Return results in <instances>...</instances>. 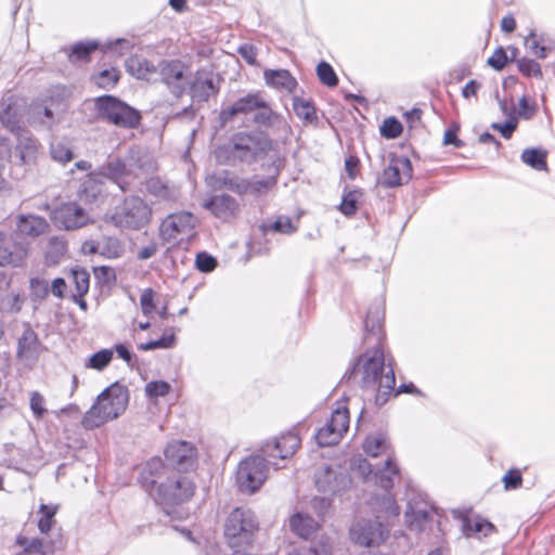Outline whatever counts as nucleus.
<instances>
[{
  "mask_svg": "<svg viewBox=\"0 0 555 555\" xmlns=\"http://www.w3.org/2000/svg\"><path fill=\"white\" fill-rule=\"evenodd\" d=\"M349 427V413L346 408L333 411L331 420L315 434V440L321 447L338 443Z\"/></svg>",
  "mask_w": 555,
  "mask_h": 555,
  "instance_id": "9b49d317",
  "label": "nucleus"
},
{
  "mask_svg": "<svg viewBox=\"0 0 555 555\" xmlns=\"http://www.w3.org/2000/svg\"><path fill=\"white\" fill-rule=\"evenodd\" d=\"M291 530L302 539H310L320 527V522L306 513H296L289 518Z\"/></svg>",
  "mask_w": 555,
  "mask_h": 555,
  "instance_id": "c85d7f7f",
  "label": "nucleus"
},
{
  "mask_svg": "<svg viewBox=\"0 0 555 555\" xmlns=\"http://www.w3.org/2000/svg\"><path fill=\"white\" fill-rule=\"evenodd\" d=\"M101 175L114 181L121 191L130 190L132 173L130 169L118 158L107 162L101 167Z\"/></svg>",
  "mask_w": 555,
  "mask_h": 555,
  "instance_id": "393cba45",
  "label": "nucleus"
},
{
  "mask_svg": "<svg viewBox=\"0 0 555 555\" xmlns=\"http://www.w3.org/2000/svg\"><path fill=\"white\" fill-rule=\"evenodd\" d=\"M181 472H171L157 487L158 501L164 504H179L194 494V485Z\"/></svg>",
  "mask_w": 555,
  "mask_h": 555,
  "instance_id": "1a4fd4ad",
  "label": "nucleus"
},
{
  "mask_svg": "<svg viewBox=\"0 0 555 555\" xmlns=\"http://www.w3.org/2000/svg\"><path fill=\"white\" fill-rule=\"evenodd\" d=\"M127 70L138 79L157 81V65L144 57L134 55L126 61Z\"/></svg>",
  "mask_w": 555,
  "mask_h": 555,
  "instance_id": "cd10ccee",
  "label": "nucleus"
},
{
  "mask_svg": "<svg viewBox=\"0 0 555 555\" xmlns=\"http://www.w3.org/2000/svg\"><path fill=\"white\" fill-rule=\"evenodd\" d=\"M51 156L54 160L67 163L73 159V152L66 144L57 142L51 145Z\"/></svg>",
  "mask_w": 555,
  "mask_h": 555,
  "instance_id": "69168bd1",
  "label": "nucleus"
},
{
  "mask_svg": "<svg viewBox=\"0 0 555 555\" xmlns=\"http://www.w3.org/2000/svg\"><path fill=\"white\" fill-rule=\"evenodd\" d=\"M413 173L412 164L409 158L395 156L384 169L380 183L386 188H397L408 183Z\"/></svg>",
  "mask_w": 555,
  "mask_h": 555,
  "instance_id": "2eb2a0df",
  "label": "nucleus"
},
{
  "mask_svg": "<svg viewBox=\"0 0 555 555\" xmlns=\"http://www.w3.org/2000/svg\"><path fill=\"white\" fill-rule=\"evenodd\" d=\"M195 266L201 272L208 273L215 270L217 260L208 253L202 251L196 255Z\"/></svg>",
  "mask_w": 555,
  "mask_h": 555,
  "instance_id": "680f3d73",
  "label": "nucleus"
},
{
  "mask_svg": "<svg viewBox=\"0 0 555 555\" xmlns=\"http://www.w3.org/2000/svg\"><path fill=\"white\" fill-rule=\"evenodd\" d=\"M42 351V345L36 332L29 324H25L23 334L17 341V358L27 364L37 361Z\"/></svg>",
  "mask_w": 555,
  "mask_h": 555,
  "instance_id": "412c9836",
  "label": "nucleus"
},
{
  "mask_svg": "<svg viewBox=\"0 0 555 555\" xmlns=\"http://www.w3.org/2000/svg\"><path fill=\"white\" fill-rule=\"evenodd\" d=\"M128 402V388L118 382L112 384L98 396L95 403L86 412L82 426L86 429H93L117 418L125 412Z\"/></svg>",
  "mask_w": 555,
  "mask_h": 555,
  "instance_id": "f03ea898",
  "label": "nucleus"
},
{
  "mask_svg": "<svg viewBox=\"0 0 555 555\" xmlns=\"http://www.w3.org/2000/svg\"><path fill=\"white\" fill-rule=\"evenodd\" d=\"M29 121L31 125L50 127L53 124V112L47 106L36 105L31 108Z\"/></svg>",
  "mask_w": 555,
  "mask_h": 555,
  "instance_id": "de8ad7c7",
  "label": "nucleus"
},
{
  "mask_svg": "<svg viewBox=\"0 0 555 555\" xmlns=\"http://www.w3.org/2000/svg\"><path fill=\"white\" fill-rule=\"evenodd\" d=\"M361 196L360 191H350L346 195H344L343 201L339 206V210L345 216H352L358 209V201Z\"/></svg>",
  "mask_w": 555,
  "mask_h": 555,
  "instance_id": "864d4df0",
  "label": "nucleus"
},
{
  "mask_svg": "<svg viewBox=\"0 0 555 555\" xmlns=\"http://www.w3.org/2000/svg\"><path fill=\"white\" fill-rule=\"evenodd\" d=\"M402 132V125L395 117L386 118L380 127V133L387 139H395Z\"/></svg>",
  "mask_w": 555,
  "mask_h": 555,
  "instance_id": "13d9d810",
  "label": "nucleus"
},
{
  "mask_svg": "<svg viewBox=\"0 0 555 555\" xmlns=\"http://www.w3.org/2000/svg\"><path fill=\"white\" fill-rule=\"evenodd\" d=\"M363 450L371 457L385 456L383 468H378L375 475L378 478L380 488L384 490L391 489L393 487V477L399 475V468L393 461L387 438L382 434L370 435L363 442Z\"/></svg>",
  "mask_w": 555,
  "mask_h": 555,
  "instance_id": "20e7f679",
  "label": "nucleus"
},
{
  "mask_svg": "<svg viewBox=\"0 0 555 555\" xmlns=\"http://www.w3.org/2000/svg\"><path fill=\"white\" fill-rule=\"evenodd\" d=\"M72 280L76 286V295L82 297L89 291V273L82 269L72 270Z\"/></svg>",
  "mask_w": 555,
  "mask_h": 555,
  "instance_id": "6e6d98bb",
  "label": "nucleus"
},
{
  "mask_svg": "<svg viewBox=\"0 0 555 555\" xmlns=\"http://www.w3.org/2000/svg\"><path fill=\"white\" fill-rule=\"evenodd\" d=\"M24 109L16 103H10L0 112V121L2 126L13 134H18L24 131L22 127V119Z\"/></svg>",
  "mask_w": 555,
  "mask_h": 555,
  "instance_id": "2f4dec72",
  "label": "nucleus"
},
{
  "mask_svg": "<svg viewBox=\"0 0 555 555\" xmlns=\"http://www.w3.org/2000/svg\"><path fill=\"white\" fill-rule=\"evenodd\" d=\"M317 75L320 81L327 87L332 88L337 86L338 83L336 73L334 72L333 67L326 62H321L317 66Z\"/></svg>",
  "mask_w": 555,
  "mask_h": 555,
  "instance_id": "603ef678",
  "label": "nucleus"
},
{
  "mask_svg": "<svg viewBox=\"0 0 555 555\" xmlns=\"http://www.w3.org/2000/svg\"><path fill=\"white\" fill-rule=\"evenodd\" d=\"M360 374V383L364 388H377L376 401L385 403L393 391L396 377L392 364L386 363L382 348L375 347L360 356L354 365L345 373L344 378L350 379Z\"/></svg>",
  "mask_w": 555,
  "mask_h": 555,
  "instance_id": "f257e3e1",
  "label": "nucleus"
},
{
  "mask_svg": "<svg viewBox=\"0 0 555 555\" xmlns=\"http://www.w3.org/2000/svg\"><path fill=\"white\" fill-rule=\"evenodd\" d=\"M54 224L64 230H76L87 225L91 219L89 214L76 203H65L52 211Z\"/></svg>",
  "mask_w": 555,
  "mask_h": 555,
  "instance_id": "ddd939ff",
  "label": "nucleus"
},
{
  "mask_svg": "<svg viewBox=\"0 0 555 555\" xmlns=\"http://www.w3.org/2000/svg\"><path fill=\"white\" fill-rule=\"evenodd\" d=\"M176 344L175 334L163 335L159 339L150 340L147 343H143L138 345V349L142 351H151L155 349H169L172 348Z\"/></svg>",
  "mask_w": 555,
  "mask_h": 555,
  "instance_id": "8fccbe9b",
  "label": "nucleus"
},
{
  "mask_svg": "<svg viewBox=\"0 0 555 555\" xmlns=\"http://www.w3.org/2000/svg\"><path fill=\"white\" fill-rule=\"evenodd\" d=\"M300 438L295 433H286L266 441L260 451L268 459H287L295 454L300 447Z\"/></svg>",
  "mask_w": 555,
  "mask_h": 555,
  "instance_id": "4468645a",
  "label": "nucleus"
},
{
  "mask_svg": "<svg viewBox=\"0 0 555 555\" xmlns=\"http://www.w3.org/2000/svg\"><path fill=\"white\" fill-rule=\"evenodd\" d=\"M377 518L390 522L391 519L398 518L400 507L396 503L395 498L390 493H386L377 501Z\"/></svg>",
  "mask_w": 555,
  "mask_h": 555,
  "instance_id": "c9c22d12",
  "label": "nucleus"
},
{
  "mask_svg": "<svg viewBox=\"0 0 555 555\" xmlns=\"http://www.w3.org/2000/svg\"><path fill=\"white\" fill-rule=\"evenodd\" d=\"M383 320L384 312L379 306L370 308L364 321V328L366 332L365 339H369L372 336L375 338L376 344H380L383 339Z\"/></svg>",
  "mask_w": 555,
  "mask_h": 555,
  "instance_id": "f704fd0d",
  "label": "nucleus"
},
{
  "mask_svg": "<svg viewBox=\"0 0 555 555\" xmlns=\"http://www.w3.org/2000/svg\"><path fill=\"white\" fill-rule=\"evenodd\" d=\"M502 482L506 491L516 490L522 485V476L519 469H509L503 477Z\"/></svg>",
  "mask_w": 555,
  "mask_h": 555,
  "instance_id": "0e129e2a",
  "label": "nucleus"
},
{
  "mask_svg": "<svg viewBox=\"0 0 555 555\" xmlns=\"http://www.w3.org/2000/svg\"><path fill=\"white\" fill-rule=\"evenodd\" d=\"M96 48L98 43L94 41L78 42L72 47L68 57L70 61H87L90 53L93 52Z\"/></svg>",
  "mask_w": 555,
  "mask_h": 555,
  "instance_id": "3c124183",
  "label": "nucleus"
},
{
  "mask_svg": "<svg viewBox=\"0 0 555 555\" xmlns=\"http://www.w3.org/2000/svg\"><path fill=\"white\" fill-rule=\"evenodd\" d=\"M297 230L289 217L281 216L272 224L263 225V231H274L284 234H292Z\"/></svg>",
  "mask_w": 555,
  "mask_h": 555,
  "instance_id": "4d7b16f0",
  "label": "nucleus"
},
{
  "mask_svg": "<svg viewBox=\"0 0 555 555\" xmlns=\"http://www.w3.org/2000/svg\"><path fill=\"white\" fill-rule=\"evenodd\" d=\"M525 46L530 51V53L539 59H545L547 56V48L539 44V42L535 40V35L533 31H531L526 37Z\"/></svg>",
  "mask_w": 555,
  "mask_h": 555,
  "instance_id": "338daca9",
  "label": "nucleus"
},
{
  "mask_svg": "<svg viewBox=\"0 0 555 555\" xmlns=\"http://www.w3.org/2000/svg\"><path fill=\"white\" fill-rule=\"evenodd\" d=\"M151 217V207L143 198L132 195L115 208L111 220L119 229L140 230L149 224Z\"/></svg>",
  "mask_w": 555,
  "mask_h": 555,
  "instance_id": "7ed1b4c3",
  "label": "nucleus"
},
{
  "mask_svg": "<svg viewBox=\"0 0 555 555\" xmlns=\"http://www.w3.org/2000/svg\"><path fill=\"white\" fill-rule=\"evenodd\" d=\"M495 527L479 516L465 517L462 520V531L465 537L469 538L476 535L478 538L487 537L494 532Z\"/></svg>",
  "mask_w": 555,
  "mask_h": 555,
  "instance_id": "72a5a7b5",
  "label": "nucleus"
},
{
  "mask_svg": "<svg viewBox=\"0 0 555 555\" xmlns=\"http://www.w3.org/2000/svg\"><path fill=\"white\" fill-rule=\"evenodd\" d=\"M293 108L298 118L305 124H312L317 120V112L313 103L309 100L295 96Z\"/></svg>",
  "mask_w": 555,
  "mask_h": 555,
  "instance_id": "4c0bfd02",
  "label": "nucleus"
},
{
  "mask_svg": "<svg viewBox=\"0 0 555 555\" xmlns=\"http://www.w3.org/2000/svg\"><path fill=\"white\" fill-rule=\"evenodd\" d=\"M263 76L267 85L275 89L292 92L297 86L296 79L287 69H267Z\"/></svg>",
  "mask_w": 555,
  "mask_h": 555,
  "instance_id": "473e14b6",
  "label": "nucleus"
},
{
  "mask_svg": "<svg viewBox=\"0 0 555 555\" xmlns=\"http://www.w3.org/2000/svg\"><path fill=\"white\" fill-rule=\"evenodd\" d=\"M98 249L99 255L107 259L119 258L125 251L122 243L116 237H105L101 240Z\"/></svg>",
  "mask_w": 555,
  "mask_h": 555,
  "instance_id": "ea45409f",
  "label": "nucleus"
},
{
  "mask_svg": "<svg viewBox=\"0 0 555 555\" xmlns=\"http://www.w3.org/2000/svg\"><path fill=\"white\" fill-rule=\"evenodd\" d=\"M351 483L347 470L339 465H324L314 474V485L325 495H336L345 491Z\"/></svg>",
  "mask_w": 555,
  "mask_h": 555,
  "instance_id": "9d476101",
  "label": "nucleus"
},
{
  "mask_svg": "<svg viewBox=\"0 0 555 555\" xmlns=\"http://www.w3.org/2000/svg\"><path fill=\"white\" fill-rule=\"evenodd\" d=\"M48 228L47 220L35 215L20 216L16 224L17 232L29 237H37L43 234Z\"/></svg>",
  "mask_w": 555,
  "mask_h": 555,
  "instance_id": "7c9ffc66",
  "label": "nucleus"
},
{
  "mask_svg": "<svg viewBox=\"0 0 555 555\" xmlns=\"http://www.w3.org/2000/svg\"><path fill=\"white\" fill-rule=\"evenodd\" d=\"M295 555H333V546L330 538L320 535L308 547H301Z\"/></svg>",
  "mask_w": 555,
  "mask_h": 555,
  "instance_id": "58836bf2",
  "label": "nucleus"
},
{
  "mask_svg": "<svg viewBox=\"0 0 555 555\" xmlns=\"http://www.w3.org/2000/svg\"><path fill=\"white\" fill-rule=\"evenodd\" d=\"M24 302L25 298L20 294L10 293L0 300V310L5 313H17L21 311Z\"/></svg>",
  "mask_w": 555,
  "mask_h": 555,
  "instance_id": "49530a36",
  "label": "nucleus"
},
{
  "mask_svg": "<svg viewBox=\"0 0 555 555\" xmlns=\"http://www.w3.org/2000/svg\"><path fill=\"white\" fill-rule=\"evenodd\" d=\"M331 495L324 496H314L310 501V508L312 512H314L320 518H323L325 515H327L332 501L330 499Z\"/></svg>",
  "mask_w": 555,
  "mask_h": 555,
  "instance_id": "052dcab7",
  "label": "nucleus"
},
{
  "mask_svg": "<svg viewBox=\"0 0 555 555\" xmlns=\"http://www.w3.org/2000/svg\"><path fill=\"white\" fill-rule=\"evenodd\" d=\"M385 533L382 522L376 520H359L350 529L352 541L364 546L379 544Z\"/></svg>",
  "mask_w": 555,
  "mask_h": 555,
  "instance_id": "a211bd4d",
  "label": "nucleus"
},
{
  "mask_svg": "<svg viewBox=\"0 0 555 555\" xmlns=\"http://www.w3.org/2000/svg\"><path fill=\"white\" fill-rule=\"evenodd\" d=\"M220 186L228 189L238 195H247L249 188V179L240 178L228 171H223L219 177Z\"/></svg>",
  "mask_w": 555,
  "mask_h": 555,
  "instance_id": "e433bc0d",
  "label": "nucleus"
},
{
  "mask_svg": "<svg viewBox=\"0 0 555 555\" xmlns=\"http://www.w3.org/2000/svg\"><path fill=\"white\" fill-rule=\"evenodd\" d=\"M191 78V66L181 60H162L157 64V80L159 79L176 98L185 93Z\"/></svg>",
  "mask_w": 555,
  "mask_h": 555,
  "instance_id": "6e6552de",
  "label": "nucleus"
},
{
  "mask_svg": "<svg viewBox=\"0 0 555 555\" xmlns=\"http://www.w3.org/2000/svg\"><path fill=\"white\" fill-rule=\"evenodd\" d=\"M47 400L39 391H30L29 392V406L33 413V416L39 421L43 417V415L48 412L47 409Z\"/></svg>",
  "mask_w": 555,
  "mask_h": 555,
  "instance_id": "09e8293b",
  "label": "nucleus"
},
{
  "mask_svg": "<svg viewBox=\"0 0 555 555\" xmlns=\"http://www.w3.org/2000/svg\"><path fill=\"white\" fill-rule=\"evenodd\" d=\"M170 388V385L164 380L150 382L145 386V393L149 398L165 397Z\"/></svg>",
  "mask_w": 555,
  "mask_h": 555,
  "instance_id": "bf43d9fd",
  "label": "nucleus"
},
{
  "mask_svg": "<svg viewBox=\"0 0 555 555\" xmlns=\"http://www.w3.org/2000/svg\"><path fill=\"white\" fill-rule=\"evenodd\" d=\"M17 143L15 146V156L20 158L21 164H30L36 160L39 152V142L27 131L15 134Z\"/></svg>",
  "mask_w": 555,
  "mask_h": 555,
  "instance_id": "bb28decb",
  "label": "nucleus"
},
{
  "mask_svg": "<svg viewBox=\"0 0 555 555\" xmlns=\"http://www.w3.org/2000/svg\"><path fill=\"white\" fill-rule=\"evenodd\" d=\"M268 146V140L260 133H240L233 139V155L251 164Z\"/></svg>",
  "mask_w": 555,
  "mask_h": 555,
  "instance_id": "f8f14e48",
  "label": "nucleus"
},
{
  "mask_svg": "<svg viewBox=\"0 0 555 555\" xmlns=\"http://www.w3.org/2000/svg\"><path fill=\"white\" fill-rule=\"evenodd\" d=\"M256 114L254 116V120L260 125H271L273 120L278 117V115L267 105L263 100V104L256 108Z\"/></svg>",
  "mask_w": 555,
  "mask_h": 555,
  "instance_id": "e2e57ef3",
  "label": "nucleus"
},
{
  "mask_svg": "<svg viewBox=\"0 0 555 555\" xmlns=\"http://www.w3.org/2000/svg\"><path fill=\"white\" fill-rule=\"evenodd\" d=\"M95 106L99 117L121 128H135L139 126L141 115L139 111L112 95L96 99Z\"/></svg>",
  "mask_w": 555,
  "mask_h": 555,
  "instance_id": "0eeeda50",
  "label": "nucleus"
},
{
  "mask_svg": "<svg viewBox=\"0 0 555 555\" xmlns=\"http://www.w3.org/2000/svg\"><path fill=\"white\" fill-rule=\"evenodd\" d=\"M203 207L221 220H229L240 211L237 201L228 194L211 196L203 203Z\"/></svg>",
  "mask_w": 555,
  "mask_h": 555,
  "instance_id": "4be33fe9",
  "label": "nucleus"
},
{
  "mask_svg": "<svg viewBox=\"0 0 555 555\" xmlns=\"http://www.w3.org/2000/svg\"><path fill=\"white\" fill-rule=\"evenodd\" d=\"M516 63L519 72L525 76L542 78L541 66L534 60L522 57L517 60Z\"/></svg>",
  "mask_w": 555,
  "mask_h": 555,
  "instance_id": "5fc2aeb1",
  "label": "nucleus"
},
{
  "mask_svg": "<svg viewBox=\"0 0 555 555\" xmlns=\"http://www.w3.org/2000/svg\"><path fill=\"white\" fill-rule=\"evenodd\" d=\"M405 522L412 530L421 531L423 530V525L426 522L429 517L430 513L426 509H414L412 506L409 505L405 514Z\"/></svg>",
  "mask_w": 555,
  "mask_h": 555,
  "instance_id": "37998d69",
  "label": "nucleus"
},
{
  "mask_svg": "<svg viewBox=\"0 0 555 555\" xmlns=\"http://www.w3.org/2000/svg\"><path fill=\"white\" fill-rule=\"evenodd\" d=\"M166 473L167 468L165 467L162 459L153 457L142 467L140 474V482L143 487L150 489L156 485H159V479Z\"/></svg>",
  "mask_w": 555,
  "mask_h": 555,
  "instance_id": "c756f323",
  "label": "nucleus"
},
{
  "mask_svg": "<svg viewBox=\"0 0 555 555\" xmlns=\"http://www.w3.org/2000/svg\"><path fill=\"white\" fill-rule=\"evenodd\" d=\"M119 75L116 69H105L96 78V85L100 88L108 89L118 81Z\"/></svg>",
  "mask_w": 555,
  "mask_h": 555,
  "instance_id": "774afa93",
  "label": "nucleus"
},
{
  "mask_svg": "<svg viewBox=\"0 0 555 555\" xmlns=\"http://www.w3.org/2000/svg\"><path fill=\"white\" fill-rule=\"evenodd\" d=\"M188 89L194 101H207L219 91L214 73L205 68L198 69L195 76H192Z\"/></svg>",
  "mask_w": 555,
  "mask_h": 555,
  "instance_id": "aec40b11",
  "label": "nucleus"
},
{
  "mask_svg": "<svg viewBox=\"0 0 555 555\" xmlns=\"http://www.w3.org/2000/svg\"><path fill=\"white\" fill-rule=\"evenodd\" d=\"M113 356H114L113 349H102V350L93 353L88 359V362L86 363V367L102 371L111 363Z\"/></svg>",
  "mask_w": 555,
  "mask_h": 555,
  "instance_id": "a18cd8bd",
  "label": "nucleus"
},
{
  "mask_svg": "<svg viewBox=\"0 0 555 555\" xmlns=\"http://www.w3.org/2000/svg\"><path fill=\"white\" fill-rule=\"evenodd\" d=\"M262 104L263 98L260 93H249L236 100L232 105L222 108L220 112V118L223 122H228L234 116L254 112Z\"/></svg>",
  "mask_w": 555,
  "mask_h": 555,
  "instance_id": "b1692460",
  "label": "nucleus"
},
{
  "mask_svg": "<svg viewBox=\"0 0 555 555\" xmlns=\"http://www.w3.org/2000/svg\"><path fill=\"white\" fill-rule=\"evenodd\" d=\"M146 191L159 203H175L180 197V190L175 184L152 178L146 182Z\"/></svg>",
  "mask_w": 555,
  "mask_h": 555,
  "instance_id": "a878e982",
  "label": "nucleus"
},
{
  "mask_svg": "<svg viewBox=\"0 0 555 555\" xmlns=\"http://www.w3.org/2000/svg\"><path fill=\"white\" fill-rule=\"evenodd\" d=\"M269 467L264 456L253 454L243 459L236 468L235 480L241 492L253 494L263 486Z\"/></svg>",
  "mask_w": 555,
  "mask_h": 555,
  "instance_id": "423d86ee",
  "label": "nucleus"
},
{
  "mask_svg": "<svg viewBox=\"0 0 555 555\" xmlns=\"http://www.w3.org/2000/svg\"><path fill=\"white\" fill-rule=\"evenodd\" d=\"M165 456L177 472H186L194 466L196 450L190 442L172 441L167 444Z\"/></svg>",
  "mask_w": 555,
  "mask_h": 555,
  "instance_id": "f3484780",
  "label": "nucleus"
},
{
  "mask_svg": "<svg viewBox=\"0 0 555 555\" xmlns=\"http://www.w3.org/2000/svg\"><path fill=\"white\" fill-rule=\"evenodd\" d=\"M521 160L535 170H546V152L540 149H526L521 153Z\"/></svg>",
  "mask_w": 555,
  "mask_h": 555,
  "instance_id": "a19ab883",
  "label": "nucleus"
},
{
  "mask_svg": "<svg viewBox=\"0 0 555 555\" xmlns=\"http://www.w3.org/2000/svg\"><path fill=\"white\" fill-rule=\"evenodd\" d=\"M196 218L191 212H178L168 216L160 224V235L167 241H175L180 234H190L195 228Z\"/></svg>",
  "mask_w": 555,
  "mask_h": 555,
  "instance_id": "dca6fc26",
  "label": "nucleus"
},
{
  "mask_svg": "<svg viewBox=\"0 0 555 555\" xmlns=\"http://www.w3.org/2000/svg\"><path fill=\"white\" fill-rule=\"evenodd\" d=\"M28 247L23 242H14L12 236L0 230V266L18 267L27 257Z\"/></svg>",
  "mask_w": 555,
  "mask_h": 555,
  "instance_id": "6ab92c4d",
  "label": "nucleus"
},
{
  "mask_svg": "<svg viewBox=\"0 0 555 555\" xmlns=\"http://www.w3.org/2000/svg\"><path fill=\"white\" fill-rule=\"evenodd\" d=\"M56 511L57 507L54 505H40L39 513L41 514V517L38 520V529L41 533L47 534L51 530Z\"/></svg>",
  "mask_w": 555,
  "mask_h": 555,
  "instance_id": "c03bdc74",
  "label": "nucleus"
},
{
  "mask_svg": "<svg viewBox=\"0 0 555 555\" xmlns=\"http://www.w3.org/2000/svg\"><path fill=\"white\" fill-rule=\"evenodd\" d=\"M257 530L258 521L254 513L250 509L237 507L227 518L224 535L229 545L234 548L250 544Z\"/></svg>",
  "mask_w": 555,
  "mask_h": 555,
  "instance_id": "39448f33",
  "label": "nucleus"
},
{
  "mask_svg": "<svg viewBox=\"0 0 555 555\" xmlns=\"http://www.w3.org/2000/svg\"><path fill=\"white\" fill-rule=\"evenodd\" d=\"M16 543L23 548L22 553L51 555L56 550L62 547V540L52 538H27L25 535H18Z\"/></svg>",
  "mask_w": 555,
  "mask_h": 555,
  "instance_id": "5701e85b",
  "label": "nucleus"
},
{
  "mask_svg": "<svg viewBox=\"0 0 555 555\" xmlns=\"http://www.w3.org/2000/svg\"><path fill=\"white\" fill-rule=\"evenodd\" d=\"M276 183V177L271 176L260 178L258 176L249 179L248 194L254 196H261L267 194Z\"/></svg>",
  "mask_w": 555,
  "mask_h": 555,
  "instance_id": "79ce46f5",
  "label": "nucleus"
}]
</instances>
